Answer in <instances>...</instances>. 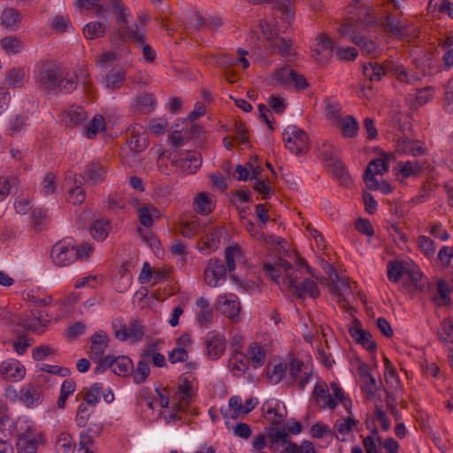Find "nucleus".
<instances>
[{"label": "nucleus", "instance_id": "obj_10", "mask_svg": "<svg viewBox=\"0 0 453 453\" xmlns=\"http://www.w3.org/2000/svg\"><path fill=\"white\" fill-rule=\"evenodd\" d=\"M395 150L398 153L412 157H419L426 153V148L421 142L411 140L406 136L400 137L396 141Z\"/></svg>", "mask_w": 453, "mask_h": 453}, {"label": "nucleus", "instance_id": "obj_35", "mask_svg": "<svg viewBox=\"0 0 453 453\" xmlns=\"http://www.w3.org/2000/svg\"><path fill=\"white\" fill-rule=\"evenodd\" d=\"M409 277L412 281L413 285L420 291H426L429 288V282L423 273L417 268L408 265Z\"/></svg>", "mask_w": 453, "mask_h": 453}, {"label": "nucleus", "instance_id": "obj_53", "mask_svg": "<svg viewBox=\"0 0 453 453\" xmlns=\"http://www.w3.org/2000/svg\"><path fill=\"white\" fill-rule=\"evenodd\" d=\"M228 407L231 411V418L236 419L243 417V405L242 397L234 395L228 400Z\"/></svg>", "mask_w": 453, "mask_h": 453}, {"label": "nucleus", "instance_id": "obj_50", "mask_svg": "<svg viewBox=\"0 0 453 453\" xmlns=\"http://www.w3.org/2000/svg\"><path fill=\"white\" fill-rule=\"evenodd\" d=\"M352 42L357 45L362 51L366 54L374 52L378 47L375 42L362 35H353Z\"/></svg>", "mask_w": 453, "mask_h": 453}, {"label": "nucleus", "instance_id": "obj_12", "mask_svg": "<svg viewBox=\"0 0 453 453\" xmlns=\"http://www.w3.org/2000/svg\"><path fill=\"white\" fill-rule=\"evenodd\" d=\"M42 399V390L39 386L26 384L19 390V400L28 408L36 407Z\"/></svg>", "mask_w": 453, "mask_h": 453}, {"label": "nucleus", "instance_id": "obj_4", "mask_svg": "<svg viewBox=\"0 0 453 453\" xmlns=\"http://www.w3.org/2000/svg\"><path fill=\"white\" fill-rule=\"evenodd\" d=\"M282 138L286 148L296 156L304 154L310 150L307 134L296 126H288L282 133Z\"/></svg>", "mask_w": 453, "mask_h": 453}, {"label": "nucleus", "instance_id": "obj_29", "mask_svg": "<svg viewBox=\"0 0 453 453\" xmlns=\"http://www.w3.org/2000/svg\"><path fill=\"white\" fill-rule=\"evenodd\" d=\"M157 346L154 343H149L142 350V358H145L147 361L150 359L153 365L157 367H164L165 363V356L161 353L156 352Z\"/></svg>", "mask_w": 453, "mask_h": 453}, {"label": "nucleus", "instance_id": "obj_44", "mask_svg": "<svg viewBox=\"0 0 453 453\" xmlns=\"http://www.w3.org/2000/svg\"><path fill=\"white\" fill-rule=\"evenodd\" d=\"M335 280L332 282V293L335 296H349L351 294V288L349 283L342 278H340L336 273H334Z\"/></svg>", "mask_w": 453, "mask_h": 453}, {"label": "nucleus", "instance_id": "obj_33", "mask_svg": "<svg viewBox=\"0 0 453 453\" xmlns=\"http://www.w3.org/2000/svg\"><path fill=\"white\" fill-rule=\"evenodd\" d=\"M363 73L371 81H380L385 76V71L379 62L364 64Z\"/></svg>", "mask_w": 453, "mask_h": 453}, {"label": "nucleus", "instance_id": "obj_20", "mask_svg": "<svg viewBox=\"0 0 453 453\" xmlns=\"http://www.w3.org/2000/svg\"><path fill=\"white\" fill-rule=\"evenodd\" d=\"M84 175L93 183L102 182L105 179L106 167L100 162L92 161L86 165Z\"/></svg>", "mask_w": 453, "mask_h": 453}, {"label": "nucleus", "instance_id": "obj_64", "mask_svg": "<svg viewBox=\"0 0 453 453\" xmlns=\"http://www.w3.org/2000/svg\"><path fill=\"white\" fill-rule=\"evenodd\" d=\"M81 440L79 443V449L78 451L83 450V453H93L91 448L94 443V440L92 436L88 434V432H82L80 435Z\"/></svg>", "mask_w": 453, "mask_h": 453}, {"label": "nucleus", "instance_id": "obj_45", "mask_svg": "<svg viewBox=\"0 0 453 453\" xmlns=\"http://www.w3.org/2000/svg\"><path fill=\"white\" fill-rule=\"evenodd\" d=\"M103 385L101 383H95L88 389L84 401L87 405L94 408L100 401V395L102 393Z\"/></svg>", "mask_w": 453, "mask_h": 453}, {"label": "nucleus", "instance_id": "obj_61", "mask_svg": "<svg viewBox=\"0 0 453 453\" xmlns=\"http://www.w3.org/2000/svg\"><path fill=\"white\" fill-rule=\"evenodd\" d=\"M286 363H279L273 366L272 372H269L268 379L271 382L277 384L284 375L286 376Z\"/></svg>", "mask_w": 453, "mask_h": 453}, {"label": "nucleus", "instance_id": "obj_28", "mask_svg": "<svg viewBox=\"0 0 453 453\" xmlns=\"http://www.w3.org/2000/svg\"><path fill=\"white\" fill-rule=\"evenodd\" d=\"M0 45L7 54H19L24 49L22 41L13 35L3 37Z\"/></svg>", "mask_w": 453, "mask_h": 453}, {"label": "nucleus", "instance_id": "obj_58", "mask_svg": "<svg viewBox=\"0 0 453 453\" xmlns=\"http://www.w3.org/2000/svg\"><path fill=\"white\" fill-rule=\"evenodd\" d=\"M137 214L140 223L149 227L153 224L152 212L150 205H142L137 208Z\"/></svg>", "mask_w": 453, "mask_h": 453}, {"label": "nucleus", "instance_id": "obj_55", "mask_svg": "<svg viewBox=\"0 0 453 453\" xmlns=\"http://www.w3.org/2000/svg\"><path fill=\"white\" fill-rule=\"evenodd\" d=\"M326 117L330 120H337L341 118L342 106L339 103L326 99L325 101Z\"/></svg>", "mask_w": 453, "mask_h": 453}, {"label": "nucleus", "instance_id": "obj_54", "mask_svg": "<svg viewBox=\"0 0 453 453\" xmlns=\"http://www.w3.org/2000/svg\"><path fill=\"white\" fill-rule=\"evenodd\" d=\"M387 29L398 37H403L404 26L400 19L395 16H388L386 20Z\"/></svg>", "mask_w": 453, "mask_h": 453}, {"label": "nucleus", "instance_id": "obj_15", "mask_svg": "<svg viewBox=\"0 0 453 453\" xmlns=\"http://www.w3.org/2000/svg\"><path fill=\"white\" fill-rule=\"evenodd\" d=\"M219 305L221 312L237 321L240 315V303L237 298H228L226 295L219 297Z\"/></svg>", "mask_w": 453, "mask_h": 453}, {"label": "nucleus", "instance_id": "obj_37", "mask_svg": "<svg viewBox=\"0 0 453 453\" xmlns=\"http://www.w3.org/2000/svg\"><path fill=\"white\" fill-rule=\"evenodd\" d=\"M330 167L333 174L338 179L342 185L349 186L351 183L350 176L345 165L341 161L336 160L333 162Z\"/></svg>", "mask_w": 453, "mask_h": 453}, {"label": "nucleus", "instance_id": "obj_40", "mask_svg": "<svg viewBox=\"0 0 453 453\" xmlns=\"http://www.w3.org/2000/svg\"><path fill=\"white\" fill-rule=\"evenodd\" d=\"M56 449L58 453H73L74 446L72 436L62 432L56 441Z\"/></svg>", "mask_w": 453, "mask_h": 453}, {"label": "nucleus", "instance_id": "obj_57", "mask_svg": "<svg viewBox=\"0 0 453 453\" xmlns=\"http://www.w3.org/2000/svg\"><path fill=\"white\" fill-rule=\"evenodd\" d=\"M137 104L140 111L148 113L154 109L155 100L152 95L142 94L138 96Z\"/></svg>", "mask_w": 453, "mask_h": 453}, {"label": "nucleus", "instance_id": "obj_49", "mask_svg": "<svg viewBox=\"0 0 453 453\" xmlns=\"http://www.w3.org/2000/svg\"><path fill=\"white\" fill-rule=\"evenodd\" d=\"M24 72L21 69L12 68L8 71L5 81L10 88H19L23 84Z\"/></svg>", "mask_w": 453, "mask_h": 453}, {"label": "nucleus", "instance_id": "obj_52", "mask_svg": "<svg viewBox=\"0 0 453 453\" xmlns=\"http://www.w3.org/2000/svg\"><path fill=\"white\" fill-rule=\"evenodd\" d=\"M290 70L288 67L276 69L271 74V79L277 84L288 87L290 85Z\"/></svg>", "mask_w": 453, "mask_h": 453}, {"label": "nucleus", "instance_id": "obj_31", "mask_svg": "<svg viewBox=\"0 0 453 453\" xmlns=\"http://www.w3.org/2000/svg\"><path fill=\"white\" fill-rule=\"evenodd\" d=\"M105 31V25L100 21L89 22L83 27V35L88 40L101 38L104 35Z\"/></svg>", "mask_w": 453, "mask_h": 453}, {"label": "nucleus", "instance_id": "obj_26", "mask_svg": "<svg viewBox=\"0 0 453 453\" xmlns=\"http://www.w3.org/2000/svg\"><path fill=\"white\" fill-rule=\"evenodd\" d=\"M248 356V358L252 362L254 368L260 367L265 364V351L264 348L256 342H253L249 345Z\"/></svg>", "mask_w": 453, "mask_h": 453}, {"label": "nucleus", "instance_id": "obj_48", "mask_svg": "<svg viewBox=\"0 0 453 453\" xmlns=\"http://www.w3.org/2000/svg\"><path fill=\"white\" fill-rule=\"evenodd\" d=\"M439 338L444 343H453V319L450 318L443 319L441 324Z\"/></svg>", "mask_w": 453, "mask_h": 453}, {"label": "nucleus", "instance_id": "obj_8", "mask_svg": "<svg viewBox=\"0 0 453 453\" xmlns=\"http://www.w3.org/2000/svg\"><path fill=\"white\" fill-rule=\"evenodd\" d=\"M207 355L211 359L219 358L226 349V339L223 334L210 331L204 337Z\"/></svg>", "mask_w": 453, "mask_h": 453}, {"label": "nucleus", "instance_id": "obj_1", "mask_svg": "<svg viewBox=\"0 0 453 453\" xmlns=\"http://www.w3.org/2000/svg\"><path fill=\"white\" fill-rule=\"evenodd\" d=\"M76 78L68 77L54 62L49 61L42 65L37 82L39 88L48 94H58L59 91L71 92L76 87Z\"/></svg>", "mask_w": 453, "mask_h": 453}, {"label": "nucleus", "instance_id": "obj_56", "mask_svg": "<svg viewBox=\"0 0 453 453\" xmlns=\"http://www.w3.org/2000/svg\"><path fill=\"white\" fill-rule=\"evenodd\" d=\"M92 411L93 410L88 408L86 403H81L78 407L75 417L76 425L80 427H84L87 425Z\"/></svg>", "mask_w": 453, "mask_h": 453}, {"label": "nucleus", "instance_id": "obj_42", "mask_svg": "<svg viewBox=\"0 0 453 453\" xmlns=\"http://www.w3.org/2000/svg\"><path fill=\"white\" fill-rule=\"evenodd\" d=\"M360 376L365 380L362 387L363 391L369 396L372 397L376 388L375 378L369 372L367 368H360Z\"/></svg>", "mask_w": 453, "mask_h": 453}, {"label": "nucleus", "instance_id": "obj_17", "mask_svg": "<svg viewBox=\"0 0 453 453\" xmlns=\"http://www.w3.org/2000/svg\"><path fill=\"white\" fill-rule=\"evenodd\" d=\"M0 372L5 379L19 380L25 376V368L18 361H4L1 364Z\"/></svg>", "mask_w": 453, "mask_h": 453}, {"label": "nucleus", "instance_id": "obj_18", "mask_svg": "<svg viewBox=\"0 0 453 453\" xmlns=\"http://www.w3.org/2000/svg\"><path fill=\"white\" fill-rule=\"evenodd\" d=\"M127 73L123 68H111L108 73L103 77V84L110 89H119L126 81Z\"/></svg>", "mask_w": 453, "mask_h": 453}, {"label": "nucleus", "instance_id": "obj_38", "mask_svg": "<svg viewBox=\"0 0 453 453\" xmlns=\"http://www.w3.org/2000/svg\"><path fill=\"white\" fill-rule=\"evenodd\" d=\"M286 379L288 383H294L299 377V373L303 371V362L296 358L286 363Z\"/></svg>", "mask_w": 453, "mask_h": 453}, {"label": "nucleus", "instance_id": "obj_43", "mask_svg": "<svg viewBox=\"0 0 453 453\" xmlns=\"http://www.w3.org/2000/svg\"><path fill=\"white\" fill-rule=\"evenodd\" d=\"M385 372L384 377L388 385L393 388H397L400 385V380L395 372V370L388 357L384 358Z\"/></svg>", "mask_w": 453, "mask_h": 453}, {"label": "nucleus", "instance_id": "obj_59", "mask_svg": "<svg viewBox=\"0 0 453 453\" xmlns=\"http://www.w3.org/2000/svg\"><path fill=\"white\" fill-rule=\"evenodd\" d=\"M106 203L108 210L115 213L125 208V203L121 196L118 194H110L107 196Z\"/></svg>", "mask_w": 453, "mask_h": 453}, {"label": "nucleus", "instance_id": "obj_63", "mask_svg": "<svg viewBox=\"0 0 453 453\" xmlns=\"http://www.w3.org/2000/svg\"><path fill=\"white\" fill-rule=\"evenodd\" d=\"M168 127V122L166 119H153L150 121L149 128L156 135H159L165 132Z\"/></svg>", "mask_w": 453, "mask_h": 453}, {"label": "nucleus", "instance_id": "obj_27", "mask_svg": "<svg viewBox=\"0 0 453 453\" xmlns=\"http://www.w3.org/2000/svg\"><path fill=\"white\" fill-rule=\"evenodd\" d=\"M296 295L299 298H304L306 295L310 297L316 298L320 292L317 284L312 280L306 279L300 285L295 288Z\"/></svg>", "mask_w": 453, "mask_h": 453}, {"label": "nucleus", "instance_id": "obj_46", "mask_svg": "<svg viewBox=\"0 0 453 453\" xmlns=\"http://www.w3.org/2000/svg\"><path fill=\"white\" fill-rule=\"evenodd\" d=\"M105 127L104 119L101 115H96L86 128L85 134L88 138H94L100 131H104Z\"/></svg>", "mask_w": 453, "mask_h": 453}, {"label": "nucleus", "instance_id": "obj_9", "mask_svg": "<svg viewBox=\"0 0 453 453\" xmlns=\"http://www.w3.org/2000/svg\"><path fill=\"white\" fill-rule=\"evenodd\" d=\"M349 333L357 343L361 344L368 351L373 352L376 350L377 345L372 340V334L369 331L362 329L361 323L358 319H354L353 326L349 327Z\"/></svg>", "mask_w": 453, "mask_h": 453}, {"label": "nucleus", "instance_id": "obj_2", "mask_svg": "<svg viewBox=\"0 0 453 453\" xmlns=\"http://www.w3.org/2000/svg\"><path fill=\"white\" fill-rule=\"evenodd\" d=\"M92 250L88 243L77 247L72 238H65L53 245L51 257L56 265L66 266L77 259L88 257Z\"/></svg>", "mask_w": 453, "mask_h": 453}, {"label": "nucleus", "instance_id": "obj_11", "mask_svg": "<svg viewBox=\"0 0 453 453\" xmlns=\"http://www.w3.org/2000/svg\"><path fill=\"white\" fill-rule=\"evenodd\" d=\"M90 340L89 357L98 364V360L104 358L103 355L108 348L109 337L104 331L98 330L92 334Z\"/></svg>", "mask_w": 453, "mask_h": 453}, {"label": "nucleus", "instance_id": "obj_36", "mask_svg": "<svg viewBox=\"0 0 453 453\" xmlns=\"http://www.w3.org/2000/svg\"><path fill=\"white\" fill-rule=\"evenodd\" d=\"M110 232V223L107 220H96L90 226V234L94 239L104 240Z\"/></svg>", "mask_w": 453, "mask_h": 453}, {"label": "nucleus", "instance_id": "obj_5", "mask_svg": "<svg viewBox=\"0 0 453 453\" xmlns=\"http://www.w3.org/2000/svg\"><path fill=\"white\" fill-rule=\"evenodd\" d=\"M108 368L119 375L127 376L134 369L133 361L127 356L114 357L108 355L103 359L98 360V365L95 367L94 372L100 374L104 372Z\"/></svg>", "mask_w": 453, "mask_h": 453}, {"label": "nucleus", "instance_id": "obj_32", "mask_svg": "<svg viewBox=\"0 0 453 453\" xmlns=\"http://www.w3.org/2000/svg\"><path fill=\"white\" fill-rule=\"evenodd\" d=\"M21 21V15L16 8H6L1 15V23L6 28H13Z\"/></svg>", "mask_w": 453, "mask_h": 453}, {"label": "nucleus", "instance_id": "obj_60", "mask_svg": "<svg viewBox=\"0 0 453 453\" xmlns=\"http://www.w3.org/2000/svg\"><path fill=\"white\" fill-rule=\"evenodd\" d=\"M268 436L271 439L272 443H281L286 444L289 442L290 437L284 430L278 428H271L268 432Z\"/></svg>", "mask_w": 453, "mask_h": 453}, {"label": "nucleus", "instance_id": "obj_22", "mask_svg": "<svg viewBox=\"0 0 453 453\" xmlns=\"http://www.w3.org/2000/svg\"><path fill=\"white\" fill-rule=\"evenodd\" d=\"M194 210L203 215L211 213L215 207L212 196L207 193H200L194 199Z\"/></svg>", "mask_w": 453, "mask_h": 453}, {"label": "nucleus", "instance_id": "obj_7", "mask_svg": "<svg viewBox=\"0 0 453 453\" xmlns=\"http://www.w3.org/2000/svg\"><path fill=\"white\" fill-rule=\"evenodd\" d=\"M173 165L180 168L185 173H195L202 165V157L196 151H187L175 155Z\"/></svg>", "mask_w": 453, "mask_h": 453}, {"label": "nucleus", "instance_id": "obj_19", "mask_svg": "<svg viewBox=\"0 0 453 453\" xmlns=\"http://www.w3.org/2000/svg\"><path fill=\"white\" fill-rule=\"evenodd\" d=\"M313 397L317 403L320 401L324 402L322 406L324 409L328 408L334 410L337 405L336 400L331 396L326 384L323 381L315 385L313 388Z\"/></svg>", "mask_w": 453, "mask_h": 453}, {"label": "nucleus", "instance_id": "obj_41", "mask_svg": "<svg viewBox=\"0 0 453 453\" xmlns=\"http://www.w3.org/2000/svg\"><path fill=\"white\" fill-rule=\"evenodd\" d=\"M132 372H133V378H134V383H136V384L143 383L150 372V369L148 361L145 358H142L137 363L136 369L134 371L133 370Z\"/></svg>", "mask_w": 453, "mask_h": 453}, {"label": "nucleus", "instance_id": "obj_24", "mask_svg": "<svg viewBox=\"0 0 453 453\" xmlns=\"http://www.w3.org/2000/svg\"><path fill=\"white\" fill-rule=\"evenodd\" d=\"M409 262L389 261L388 264V278L393 282H397L408 272Z\"/></svg>", "mask_w": 453, "mask_h": 453}, {"label": "nucleus", "instance_id": "obj_34", "mask_svg": "<svg viewBox=\"0 0 453 453\" xmlns=\"http://www.w3.org/2000/svg\"><path fill=\"white\" fill-rule=\"evenodd\" d=\"M359 125L357 120L351 115L346 116L341 121V130L343 136L348 138H354L357 135Z\"/></svg>", "mask_w": 453, "mask_h": 453}, {"label": "nucleus", "instance_id": "obj_62", "mask_svg": "<svg viewBox=\"0 0 453 453\" xmlns=\"http://www.w3.org/2000/svg\"><path fill=\"white\" fill-rule=\"evenodd\" d=\"M144 334L143 327L139 320L135 319L127 329V337L134 342L140 341Z\"/></svg>", "mask_w": 453, "mask_h": 453}, {"label": "nucleus", "instance_id": "obj_14", "mask_svg": "<svg viewBox=\"0 0 453 453\" xmlns=\"http://www.w3.org/2000/svg\"><path fill=\"white\" fill-rule=\"evenodd\" d=\"M38 441L30 428L17 435L16 449L18 453H36Z\"/></svg>", "mask_w": 453, "mask_h": 453}, {"label": "nucleus", "instance_id": "obj_25", "mask_svg": "<svg viewBox=\"0 0 453 453\" xmlns=\"http://www.w3.org/2000/svg\"><path fill=\"white\" fill-rule=\"evenodd\" d=\"M176 395L179 400L178 403L176 404V409L179 411H184L192 395L191 383L185 380L184 383L178 387Z\"/></svg>", "mask_w": 453, "mask_h": 453}, {"label": "nucleus", "instance_id": "obj_3", "mask_svg": "<svg viewBox=\"0 0 453 453\" xmlns=\"http://www.w3.org/2000/svg\"><path fill=\"white\" fill-rule=\"evenodd\" d=\"M118 38L122 42H129L137 44L142 48L144 59L151 63L155 60L156 53L150 45L146 44L147 31L146 28L138 27L136 23L127 26L123 30L118 31Z\"/></svg>", "mask_w": 453, "mask_h": 453}, {"label": "nucleus", "instance_id": "obj_39", "mask_svg": "<svg viewBox=\"0 0 453 453\" xmlns=\"http://www.w3.org/2000/svg\"><path fill=\"white\" fill-rule=\"evenodd\" d=\"M268 42H270V47L277 50L280 55H290L292 46L290 40H286L280 36H275V38L268 37Z\"/></svg>", "mask_w": 453, "mask_h": 453}, {"label": "nucleus", "instance_id": "obj_30", "mask_svg": "<svg viewBox=\"0 0 453 453\" xmlns=\"http://www.w3.org/2000/svg\"><path fill=\"white\" fill-rule=\"evenodd\" d=\"M87 114L84 109L81 106H71L65 111V122L69 127H75L86 119Z\"/></svg>", "mask_w": 453, "mask_h": 453}, {"label": "nucleus", "instance_id": "obj_6", "mask_svg": "<svg viewBox=\"0 0 453 453\" xmlns=\"http://www.w3.org/2000/svg\"><path fill=\"white\" fill-rule=\"evenodd\" d=\"M226 268L219 258H211L204 269L203 276L207 285L216 288L226 280Z\"/></svg>", "mask_w": 453, "mask_h": 453}, {"label": "nucleus", "instance_id": "obj_51", "mask_svg": "<svg viewBox=\"0 0 453 453\" xmlns=\"http://www.w3.org/2000/svg\"><path fill=\"white\" fill-rule=\"evenodd\" d=\"M241 256V249L238 245L228 246L225 250L226 270L232 272L235 269V258Z\"/></svg>", "mask_w": 453, "mask_h": 453}, {"label": "nucleus", "instance_id": "obj_47", "mask_svg": "<svg viewBox=\"0 0 453 453\" xmlns=\"http://www.w3.org/2000/svg\"><path fill=\"white\" fill-rule=\"evenodd\" d=\"M418 246L419 250L426 257H432L435 253V242L429 237L419 235L418 237Z\"/></svg>", "mask_w": 453, "mask_h": 453}, {"label": "nucleus", "instance_id": "obj_21", "mask_svg": "<svg viewBox=\"0 0 453 453\" xmlns=\"http://www.w3.org/2000/svg\"><path fill=\"white\" fill-rule=\"evenodd\" d=\"M110 6L112 13L115 15L116 22L118 24L124 25V27L121 30H123L127 26L132 25L129 24L128 20V18L131 15L130 11L122 0H111Z\"/></svg>", "mask_w": 453, "mask_h": 453}, {"label": "nucleus", "instance_id": "obj_13", "mask_svg": "<svg viewBox=\"0 0 453 453\" xmlns=\"http://www.w3.org/2000/svg\"><path fill=\"white\" fill-rule=\"evenodd\" d=\"M47 317L48 314L42 311L32 312L30 317L22 319L19 325L26 329L41 334L49 323V320L46 319Z\"/></svg>", "mask_w": 453, "mask_h": 453}, {"label": "nucleus", "instance_id": "obj_16", "mask_svg": "<svg viewBox=\"0 0 453 453\" xmlns=\"http://www.w3.org/2000/svg\"><path fill=\"white\" fill-rule=\"evenodd\" d=\"M423 170V165L418 161L399 162L395 174L401 181L410 177H417Z\"/></svg>", "mask_w": 453, "mask_h": 453}, {"label": "nucleus", "instance_id": "obj_23", "mask_svg": "<svg viewBox=\"0 0 453 453\" xmlns=\"http://www.w3.org/2000/svg\"><path fill=\"white\" fill-rule=\"evenodd\" d=\"M228 366L235 376H241L249 369V358L242 352L235 351L229 360Z\"/></svg>", "mask_w": 453, "mask_h": 453}]
</instances>
